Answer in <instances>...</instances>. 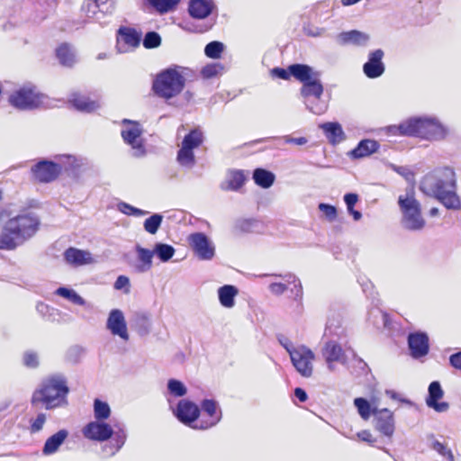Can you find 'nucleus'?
Wrapping results in <instances>:
<instances>
[{
    "label": "nucleus",
    "instance_id": "1",
    "mask_svg": "<svg viewBox=\"0 0 461 461\" xmlns=\"http://www.w3.org/2000/svg\"><path fill=\"white\" fill-rule=\"evenodd\" d=\"M456 174L449 167H443L425 175L420 183L422 193L435 197L447 209L460 210L461 201L456 192Z\"/></svg>",
    "mask_w": 461,
    "mask_h": 461
},
{
    "label": "nucleus",
    "instance_id": "2",
    "mask_svg": "<svg viewBox=\"0 0 461 461\" xmlns=\"http://www.w3.org/2000/svg\"><path fill=\"white\" fill-rule=\"evenodd\" d=\"M69 388L67 379L61 375H51L42 380L32 393L31 404L34 408L53 410L68 404Z\"/></svg>",
    "mask_w": 461,
    "mask_h": 461
},
{
    "label": "nucleus",
    "instance_id": "3",
    "mask_svg": "<svg viewBox=\"0 0 461 461\" xmlns=\"http://www.w3.org/2000/svg\"><path fill=\"white\" fill-rule=\"evenodd\" d=\"M40 220L32 212L20 213L10 218L3 226L6 240L10 243V250H14L32 238L39 230Z\"/></svg>",
    "mask_w": 461,
    "mask_h": 461
},
{
    "label": "nucleus",
    "instance_id": "4",
    "mask_svg": "<svg viewBox=\"0 0 461 461\" xmlns=\"http://www.w3.org/2000/svg\"><path fill=\"white\" fill-rule=\"evenodd\" d=\"M393 136L418 137L425 140H437L444 136L445 130L440 123L432 119L411 118L399 125L388 128Z\"/></svg>",
    "mask_w": 461,
    "mask_h": 461
},
{
    "label": "nucleus",
    "instance_id": "5",
    "mask_svg": "<svg viewBox=\"0 0 461 461\" xmlns=\"http://www.w3.org/2000/svg\"><path fill=\"white\" fill-rule=\"evenodd\" d=\"M185 86V77L176 68H167L157 75L152 83V91L157 96L169 100L177 96Z\"/></svg>",
    "mask_w": 461,
    "mask_h": 461
},
{
    "label": "nucleus",
    "instance_id": "6",
    "mask_svg": "<svg viewBox=\"0 0 461 461\" xmlns=\"http://www.w3.org/2000/svg\"><path fill=\"white\" fill-rule=\"evenodd\" d=\"M290 71L293 77L303 84L300 92L303 97H321L324 88L320 79V72L314 71L312 67L305 64L290 65Z\"/></svg>",
    "mask_w": 461,
    "mask_h": 461
},
{
    "label": "nucleus",
    "instance_id": "7",
    "mask_svg": "<svg viewBox=\"0 0 461 461\" xmlns=\"http://www.w3.org/2000/svg\"><path fill=\"white\" fill-rule=\"evenodd\" d=\"M398 205L407 229L419 230L424 228L426 222L421 214V206L412 190L398 197Z\"/></svg>",
    "mask_w": 461,
    "mask_h": 461
},
{
    "label": "nucleus",
    "instance_id": "8",
    "mask_svg": "<svg viewBox=\"0 0 461 461\" xmlns=\"http://www.w3.org/2000/svg\"><path fill=\"white\" fill-rule=\"evenodd\" d=\"M203 140V131L199 127L192 129L182 140L176 155L177 162L184 167H193L195 163L194 149L199 148Z\"/></svg>",
    "mask_w": 461,
    "mask_h": 461
},
{
    "label": "nucleus",
    "instance_id": "9",
    "mask_svg": "<svg viewBox=\"0 0 461 461\" xmlns=\"http://www.w3.org/2000/svg\"><path fill=\"white\" fill-rule=\"evenodd\" d=\"M8 101L12 106L19 110H33L43 105L44 95L34 86H23L13 92Z\"/></svg>",
    "mask_w": 461,
    "mask_h": 461
},
{
    "label": "nucleus",
    "instance_id": "10",
    "mask_svg": "<svg viewBox=\"0 0 461 461\" xmlns=\"http://www.w3.org/2000/svg\"><path fill=\"white\" fill-rule=\"evenodd\" d=\"M287 351L296 371L303 377L312 376L313 372L312 362L315 358L314 353L305 346L287 348Z\"/></svg>",
    "mask_w": 461,
    "mask_h": 461
},
{
    "label": "nucleus",
    "instance_id": "11",
    "mask_svg": "<svg viewBox=\"0 0 461 461\" xmlns=\"http://www.w3.org/2000/svg\"><path fill=\"white\" fill-rule=\"evenodd\" d=\"M202 417L197 423L193 426L194 429L205 430L211 429L220 422L222 417L221 410L214 400L204 399L201 402Z\"/></svg>",
    "mask_w": 461,
    "mask_h": 461
},
{
    "label": "nucleus",
    "instance_id": "12",
    "mask_svg": "<svg viewBox=\"0 0 461 461\" xmlns=\"http://www.w3.org/2000/svg\"><path fill=\"white\" fill-rule=\"evenodd\" d=\"M62 171V167L50 160H41L35 164L31 173L34 181L38 183H50L56 180Z\"/></svg>",
    "mask_w": 461,
    "mask_h": 461
},
{
    "label": "nucleus",
    "instance_id": "13",
    "mask_svg": "<svg viewBox=\"0 0 461 461\" xmlns=\"http://www.w3.org/2000/svg\"><path fill=\"white\" fill-rule=\"evenodd\" d=\"M187 241L194 254L201 260H210L214 257V246L203 232L191 233Z\"/></svg>",
    "mask_w": 461,
    "mask_h": 461
},
{
    "label": "nucleus",
    "instance_id": "14",
    "mask_svg": "<svg viewBox=\"0 0 461 461\" xmlns=\"http://www.w3.org/2000/svg\"><path fill=\"white\" fill-rule=\"evenodd\" d=\"M174 413L180 422L193 428L200 420L201 410L192 401L183 399L178 402Z\"/></svg>",
    "mask_w": 461,
    "mask_h": 461
},
{
    "label": "nucleus",
    "instance_id": "15",
    "mask_svg": "<svg viewBox=\"0 0 461 461\" xmlns=\"http://www.w3.org/2000/svg\"><path fill=\"white\" fill-rule=\"evenodd\" d=\"M407 342L410 355L414 359L424 357L429 352V338L424 331L411 332Z\"/></svg>",
    "mask_w": 461,
    "mask_h": 461
},
{
    "label": "nucleus",
    "instance_id": "16",
    "mask_svg": "<svg viewBox=\"0 0 461 461\" xmlns=\"http://www.w3.org/2000/svg\"><path fill=\"white\" fill-rule=\"evenodd\" d=\"M111 425L103 420L90 421L82 429L83 436L92 441L104 442L113 436Z\"/></svg>",
    "mask_w": 461,
    "mask_h": 461
},
{
    "label": "nucleus",
    "instance_id": "17",
    "mask_svg": "<svg viewBox=\"0 0 461 461\" xmlns=\"http://www.w3.org/2000/svg\"><path fill=\"white\" fill-rule=\"evenodd\" d=\"M141 40V34L134 28L121 27L117 31V49L120 52H128L137 48Z\"/></svg>",
    "mask_w": 461,
    "mask_h": 461
},
{
    "label": "nucleus",
    "instance_id": "18",
    "mask_svg": "<svg viewBox=\"0 0 461 461\" xmlns=\"http://www.w3.org/2000/svg\"><path fill=\"white\" fill-rule=\"evenodd\" d=\"M373 415L375 417V428L381 434L391 438L394 432V416L390 410L374 408Z\"/></svg>",
    "mask_w": 461,
    "mask_h": 461
},
{
    "label": "nucleus",
    "instance_id": "19",
    "mask_svg": "<svg viewBox=\"0 0 461 461\" xmlns=\"http://www.w3.org/2000/svg\"><path fill=\"white\" fill-rule=\"evenodd\" d=\"M123 122L127 124V126L122 130V137L124 142L129 144L132 149L143 153L144 146L140 140L142 131L140 124L136 122H131L128 120H124Z\"/></svg>",
    "mask_w": 461,
    "mask_h": 461
},
{
    "label": "nucleus",
    "instance_id": "20",
    "mask_svg": "<svg viewBox=\"0 0 461 461\" xmlns=\"http://www.w3.org/2000/svg\"><path fill=\"white\" fill-rule=\"evenodd\" d=\"M383 58L384 51L380 49L369 53L368 60L363 66V71L367 77L376 78L384 72Z\"/></svg>",
    "mask_w": 461,
    "mask_h": 461
},
{
    "label": "nucleus",
    "instance_id": "21",
    "mask_svg": "<svg viewBox=\"0 0 461 461\" xmlns=\"http://www.w3.org/2000/svg\"><path fill=\"white\" fill-rule=\"evenodd\" d=\"M106 325L113 335H117L124 340L129 339L126 321L120 310L114 309L111 311Z\"/></svg>",
    "mask_w": 461,
    "mask_h": 461
},
{
    "label": "nucleus",
    "instance_id": "22",
    "mask_svg": "<svg viewBox=\"0 0 461 461\" xmlns=\"http://www.w3.org/2000/svg\"><path fill=\"white\" fill-rule=\"evenodd\" d=\"M68 103L77 111L82 113H93L100 106L97 99L90 98L79 92H73L69 95Z\"/></svg>",
    "mask_w": 461,
    "mask_h": 461
},
{
    "label": "nucleus",
    "instance_id": "23",
    "mask_svg": "<svg viewBox=\"0 0 461 461\" xmlns=\"http://www.w3.org/2000/svg\"><path fill=\"white\" fill-rule=\"evenodd\" d=\"M443 394L444 393L439 382L434 381L430 383L429 386V396L426 400L427 405L438 412L447 411L449 408V404L446 402H438V400L443 397Z\"/></svg>",
    "mask_w": 461,
    "mask_h": 461
},
{
    "label": "nucleus",
    "instance_id": "24",
    "mask_svg": "<svg viewBox=\"0 0 461 461\" xmlns=\"http://www.w3.org/2000/svg\"><path fill=\"white\" fill-rule=\"evenodd\" d=\"M214 5L211 0H191L188 5L190 15L196 19H204L209 16Z\"/></svg>",
    "mask_w": 461,
    "mask_h": 461
},
{
    "label": "nucleus",
    "instance_id": "25",
    "mask_svg": "<svg viewBox=\"0 0 461 461\" xmlns=\"http://www.w3.org/2000/svg\"><path fill=\"white\" fill-rule=\"evenodd\" d=\"M323 356L330 366L334 362H343L346 358L341 346L332 340L326 342L323 348Z\"/></svg>",
    "mask_w": 461,
    "mask_h": 461
},
{
    "label": "nucleus",
    "instance_id": "26",
    "mask_svg": "<svg viewBox=\"0 0 461 461\" xmlns=\"http://www.w3.org/2000/svg\"><path fill=\"white\" fill-rule=\"evenodd\" d=\"M68 436V432L66 429H60L48 438L42 448L43 455L50 456L56 453Z\"/></svg>",
    "mask_w": 461,
    "mask_h": 461
},
{
    "label": "nucleus",
    "instance_id": "27",
    "mask_svg": "<svg viewBox=\"0 0 461 461\" xmlns=\"http://www.w3.org/2000/svg\"><path fill=\"white\" fill-rule=\"evenodd\" d=\"M379 149V143L374 140H362L357 146L350 151V156L353 158H362L368 157L376 152Z\"/></svg>",
    "mask_w": 461,
    "mask_h": 461
},
{
    "label": "nucleus",
    "instance_id": "28",
    "mask_svg": "<svg viewBox=\"0 0 461 461\" xmlns=\"http://www.w3.org/2000/svg\"><path fill=\"white\" fill-rule=\"evenodd\" d=\"M321 128L331 144L339 143L345 139L341 125L338 122H326Z\"/></svg>",
    "mask_w": 461,
    "mask_h": 461
},
{
    "label": "nucleus",
    "instance_id": "29",
    "mask_svg": "<svg viewBox=\"0 0 461 461\" xmlns=\"http://www.w3.org/2000/svg\"><path fill=\"white\" fill-rule=\"evenodd\" d=\"M64 258L68 263L77 266L91 262L90 254L88 252L76 248H68L66 249Z\"/></svg>",
    "mask_w": 461,
    "mask_h": 461
},
{
    "label": "nucleus",
    "instance_id": "30",
    "mask_svg": "<svg viewBox=\"0 0 461 461\" xmlns=\"http://www.w3.org/2000/svg\"><path fill=\"white\" fill-rule=\"evenodd\" d=\"M56 56L59 63L65 67H72L75 64V54L72 51L71 46L63 42L56 49Z\"/></svg>",
    "mask_w": 461,
    "mask_h": 461
},
{
    "label": "nucleus",
    "instance_id": "31",
    "mask_svg": "<svg viewBox=\"0 0 461 461\" xmlns=\"http://www.w3.org/2000/svg\"><path fill=\"white\" fill-rule=\"evenodd\" d=\"M218 294L221 304L231 308L234 305V298L238 294V289L233 285H226L219 289Z\"/></svg>",
    "mask_w": 461,
    "mask_h": 461
},
{
    "label": "nucleus",
    "instance_id": "32",
    "mask_svg": "<svg viewBox=\"0 0 461 461\" xmlns=\"http://www.w3.org/2000/svg\"><path fill=\"white\" fill-rule=\"evenodd\" d=\"M253 179L258 186L268 188L274 184L275 175L267 169L256 168L253 172Z\"/></svg>",
    "mask_w": 461,
    "mask_h": 461
},
{
    "label": "nucleus",
    "instance_id": "33",
    "mask_svg": "<svg viewBox=\"0 0 461 461\" xmlns=\"http://www.w3.org/2000/svg\"><path fill=\"white\" fill-rule=\"evenodd\" d=\"M136 251L140 264L137 267L140 272H146L151 268L154 251L137 246Z\"/></svg>",
    "mask_w": 461,
    "mask_h": 461
},
{
    "label": "nucleus",
    "instance_id": "34",
    "mask_svg": "<svg viewBox=\"0 0 461 461\" xmlns=\"http://www.w3.org/2000/svg\"><path fill=\"white\" fill-rule=\"evenodd\" d=\"M339 37L342 43H353L356 45H363L368 40L367 35L356 30L341 32Z\"/></svg>",
    "mask_w": 461,
    "mask_h": 461
},
{
    "label": "nucleus",
    "instance_id": "35",
    "mask_svg": "<svg viewBox=\"0 0 461 461\" xmlns=\"http://www.w3.org/2000/svg\"><path fill=\"white\" fill-rule=\"evenodd\" d=\"M94 414L97 420H105L111 415V409L107 402L95 399L94 402Z\"/></svg>",
    "mask_w": 461,
    "mask_h": 461
},
{
    "label": "nucleus",
    "instance_id": "36",
    "mask_svg": "<svg viewBox=\"0 0 461 461\" xmlns=\"http://www.w3.org/2000/svg\"><path fill=\"white\" fill-rule=\"evenodd\" d=\"M245 181L246 176L242 170H233L228 179L229 189L237 191L243 186Z\"/></svg>",
    "mask_w": 461,
    "mask_h": 461
},
{
    "label": "nucleus",
    "instance_id": "37",
    "mask_svg": "<svg viewBox=\"0 0 461 461\" xmlns=\"http://www.w3.org/2000/svg\"><path fill=\"white\" fill-rule=\"evenodd\" d=\"M354 404L357 409L358 414L363 420H367L373 414L374 408L371 407V404L366 399L362 397L356 398L354 400Z\"/></svg>",
    "mask_w": 461,
    "mask_h": 461
},
{
    "label": "nucleus",
    "instance_id": "38",
    "mask_svg": "<svg viewBox=\"0 0 461 461\" xmlns=\"http://www.w3.org/2000/svg\"><path fill=\"white\" fill-rule=\"evenodd\" d=\"M159 14H165L175 8L180 0H146Z\"/></svg>",
    "mask_w": 461,
    "mask_h": 461
},
{
    "label": "nucleus",
    "instance_id": "39",
    "mask_svg": "<svg viewBox=\"0 0 461 461\" xmlns=\"http://www.w3.org/2000/svg\"><path fill=\"white\" fill-rule=\"evenodd\" d=\"M224 50V45L221 41H211L204 48V54L210 59H220Z\"/></svg>",
    "mask_w": 461,
    "mask_h": 461
},
{
    "label": "nucleus",
    "instance_id": "40",
    "mask_svg": "<svg viewBox=\"0 0 461 461\" xmlns=\"http://www.w3.org/2000/svg\"><path fill=\"white\" fill-rule=\"evenodd\" d=\"M223 69L224 67L221 63H210L202 68L201 75L203 78L210 79L217 77Z\"/></svg>",
    "mask_w": 461,
    "mask_h": 461
},
{
    "label": "nucleus",
    "instance_id": "41",
    "mask_svg": "<svg viewBox=\"0 0 461 461\" xmlns=\"http://www.w3.org/2000/svg\"><path fill=\"white\" fill-rule=\"evenodd\" d=\"M163 217L159 214H153L144 221V229L150 234H155L159 229Z\"/></svg>",
    "mask_w": 461,
    "mask_h": 461
},
{
    "label": "nucleus",
    "instance_id": "42",
    "mask_svg": "<svg viewBox=\"0 0 461 461\" xmlns=\"http://www.w3.org/2000/svg\"><path fill=\"white\" fill-rule=\"evenodd\" d=\"M154 252H156L158 258L165 262L174 256L175 249L171 245L158 243L156 245Z\"/></svg>",
    "mask_w": 461,
    "mask_h": 461
},
{
    "label": "nucleus",
    "instance_id": "43",
    "mask_svg": "<svg viewBox=\"0 0 461 461\" xmlns=\"http://www.w3.org/2000/svg\"><path fill=\"white\" fill-rule=\"evenodd\" d=\"M81 12L87 18H95L98 13H101V9L94 0H86L81 6Z\"/></svg>",
    "mask_w": 461,
    "mask_h": 461
},
{
    "label": "nucleus",
    "instance_id": "44",
    "mask_svg": "<svg viewBox=\"0 0 461 461\" xmlns=\"http://www.w3.org/2000/svg\"><path fill=\"white\" fill-rule=\"evenodd\" d=\"M56 294L64 298L70 300L71 302H73L76 304L83 305L85 303L84 299L80 295H78L73 290L68 289L66 287H59L57 290Z\"/></svg>",
    "mask_w": 461,
    "mask_h": 461
},
{
    "label": "nucleus",
    "instance_id": "45",
    "mask_svg": "<svg viewBox=\"0 0 461 461\" xmlns=\"http://www.w3.org/2000/svg\"><path fill=\"white\" fill-rule=\"evenodd\" d=\"M168 391L176 397L184 396L186 393L185 386L178 380L170 379L167 384Z\"/></svg>",
    "mask_w": 461,
    "mask_h": 461
},
{
    "label": "nucleus",
    "instance_id": "46",
    "mask_svg": "<svg viewBox=\"0 0 461 461\" xmlns=\"http://www.w3.org/2000/svg\"><path fill=\"white\" fill-rule=\"evenodd\" d=\"M161 44V38L158 32H148L143 40V45L146 49L157 48Z\"/></svg>",
    "mask_w": 461,
    "mask_h": 461
},
{
    "label": "nucleus",
    "instance_id": "47",
    "mask_svg": "<svg viewBox=\"0 0 461 461\" xmlns=\"http://www.w3.org/2000/svg\"><path fill=\"white\" fill-rule=\"evenodd\" d=\"M46 420V414L43 412L39 413L36 418L31 419L29 427L31 433H37L41 431L43 429Z\"/></svg>",
    "mask_w": 461,
    "mask_h": 461
},
{
    "label": "nucleus",
    "instance_id": "48",
    "mask_svg": "<svg viewBox=\"0 0 461 461\" xmlns=\"http://www.w3.org/2000/svg\"><path fill=\"white\" fill-rule=\"evenodd\" d=\"M432 447L436 450L439 455L444 456L447 461H455L454 456L450 449H448L444 444L439 441H434L432 444Z\"/></svg>",
    "mask_w": 461,
    "mask_h": 461
},
{
    "label": "nucleus",
    "instance_id": "49",
    "mask_svg": "<svg viewBox=\"0 0 461 461\" xmlns=\"http://www.w3.org/2000/svg\"><path fill=\"white\" fill-rule=\"evenodd\" d=\"M319 210L325 215L326 219L330 221H335L337 218V209L335 206L328 203H320Z\"/></svg>",
    "mask_w": 461,
    "mask_h": 461
},
{
    "label": "nucleus",
    "instance_id": "50",
    "mask_svg": "<svg viewBox=\"0 0 461 461\" xmlns=\"http://www.w3.org/2000/svg\"><path fill=\"white\" fill-rule=\"evenodd\" d=\"M23 364L29 368H36L39 366V357L37 353L27 351L23 355Z\"/></svg>",
    "mask_w": 461,
    "mask_h": 461
},
{
    "label": "nucleus",
    "instance_id": "51",
    "mask_svg": "<svg viewBox=\"0 0 461 461\" xmlns=\"http://www.w3.org/2000/svg\"><path fill=\"white\" fill-rule=\"evenodd\" d=\"M271 75L284 80H289L291 76H293L290 71V66L287 68V69L282 68H274L271 70Z\"/></svg>",
    "mask_w": 461,
    "mask_h": 461
},
{
    "label": "nucleus",
    "instance_id": "52",
    "mask_svg": "<svg viewBox=\"0 0 461 461\" xmlns=\"http://www.w3.org/2000/svg\"><path fill=\"white\" fill-rule=\"evenodd\" d=\"M114 288L117 290L126 288V293H128L130 288V279L126 276H119L114 283Z\"/></svg>",
    "mask_w": 461,
    "mask_h": 461
},
{
    "label": "nucleus",
    "instance_id": "53",
    "mask_svg": "<svg viewBox=\"0 0 461 461\" xmlns=\"http://www.w3.org/2000/svg\"><path fill=\"white\" fill-rule=\"evenodd\" d=\"M357 437L359 440L367 442L370 445H373L375 442V438L373 437L372 433L367 429H363L357 433Z\"/></svg>",
    "mask_w": 461,
    "mask_h": 461
},
{
    "label": "nucleus",
    "instance_id": "54",
    "mask_svg": "<svg viewBox=\"0 0 461 461\" xmlns=\"http://www.w3.org/2000/svg\"><path fill=\"white\" fill-rule=\"evenodd\" d=\"M344 201L347 204L348 210H351L352 208H354L355 204L357 203L358 196L357 194L348 193V194H345Z\"/></svg>",
    "mask_w": 461,
    "mask_h": 461
},
{
    "label": "nucleus",
    "instance_id": "55",
    "mask_svg": "<svg viewBox=\"0 0 461 461\" xmlns=\"http://www.w3.org/2000/svg\"><path fill=\"white\" fill-rule=\"evenodd\" d=\"M269 289L272 294L279 295L286 291L287 286L283 283H272L269 285Z\"/></svg>",
    "mask_w": 461,
    "mask_h": 461
},
{
    "label": "nucleus",
    "instance_id": "56",
    "mask_svg": "<svg viewBox=\"0 0 461 461\" xmlns=\"http://www.w3.org/2000/svg\"><path fill=\"white\" fill-rule=\"evenodd\" d=\"M450 365L458 370H461V351L452 354L449 357Z\"/></svg>",
    "mask_w": 461,
    "mask_h": 461
},
{
    "label": "nucleus",
    "instance_id": "57",
    "mask_svg": "<svg viewBox=\"0 0 461 461\" xmlns=\"http://www.w3.org/2000/svg\"><path fill=\"white\" fill-rule=\"evenodd\" d=\"M122 206L124 208L123 210H122L124 213L126 214H136V215H140L142 213L141 210L140 209H137L130 204H127L125 203H122Z\"/></svg>",
    "mask_w": 461,
    "mask_h": 461
},
{
    "label": "nucleus",
    "instance_id": "58",
    "mask_svg": "<svg viewBox=\"0 0 461 461\" xmlns=\"http://www.w3.org/2000/svg\"><path fill=\"white\" fill-rule=\"evenodd\" d=\"M307 139L305 137H299V138H292V137H285V142L288 144H294V145H304L307 143Z\"/></svg>",
    "mask_w": 461,
    "mask_h": 461
},
{
    "label": "nucleus",
    "instance_id": "59",
    "mask_svg": "<svg viewBox=\"0 0 461 461\" xmlns=\"http://www.w3.org/2000/svg\"><path fill=\"white\" fill-rule=\"evenodd\" d=\"M294 395L298 398V400L301 402H304L308 399L306 392L303 389L300 388V387L295 388Z\"/></svg>",
    "mask_w": 461,
    "mask_h": 461
},
{
    "label": "nucleus",
    "instance_id": "60",
    "mask_svg": "<svg viewBox=\"0 0 461 461\" xmlns=\"http://www.w3.org/2000/svg\"><path fill=\"white\" fill-rule=\"evenodd\" d=\"M10 243L6 240L3 230L0 232V250H10Z\"/></svg>",
    "mask_w": 461,
    "mask_h": 461
},
{
    "label": "nucleus",
    "instance_id": "61",
    "mask_svg": "<svg viewBox=\"0 0 461 461\" xmlns=\"http://www.w3.org/2000/svg\"><path fill=\"white\" fill-rule=\"evenodd\" d=\"M348 211L353 216L354 220H356V221L360 220V218L362 216L360 212L355 211L354 208H352L351 210H348Z\"/></svg>",
    "mask_w": 461,
    "mask_h": 461
},
{
    "label": "nucleus",
    "instance_id": "62",
    "mask_svg": "<svg viewBox=\"0 0 461 461\" xmlns=\"http://www.w3.org/2000/svg\"><path fill=\"white\" fill-rule=\"evenodd\" d=\"M429 213L431 217H435L438 214V209L437 207H433L429 210Z\"/></svg>",
    "mask_w": 461,
    "mask_h": 461
},
{
    "label": "nucleus",
    "instance_id": "63",
    "mask_svg": "<svg viewBox=\"0 0 461 461\" xmlns=\"http://www.w3.org/2000/svg\"><path fill=\"white\" fill-rule=\"evenodd\" d=\"M2 198H3V192H2V190L0 189V201L2 200Z\"/></svg>",
    "mask_w": 461,
    "mask_h": 461
},
{
    "label": "nucleus",
    "instance_id": "64",
    "mask_svg": "<svg viewBox=\"0 0 461 461\" xmlns=\"http://www.w3.org/2000/svg\"><path fill=\"white\" fill-rule=\"evenodd\" d=\"M312 112L315 113H321V111H312Z\"/></svg>",
    "mask_w": 461,
    "mask_h": 461
}]
</instances>
